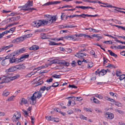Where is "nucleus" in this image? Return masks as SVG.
Segmentation results:
<instances>
[{
	"mask_svg": "<svg viewBox=\"0 0 125 125\" xmlns=\"http://www.w3.org/2000/svg\"><path fill=\"white\" fill-rule=\"evenodd\" d=\"M43 92L40 91L36 92L33 94L32 96H31L30 99V103L32 105H34L36 103V98L39 99L42 96V93Z\"/></svg>",
	"mask_w": 125,
	"mask_h": 125,
	"instance_id": "1",
	"label": "nucleus"
},
{
	"mask_svg": "<svg viewBox=\"0 0 125 125\" xmlns=\"http://www.w3.org/2000/svg\"><path fill=\"white\" fill-rule=\"evenodd\" d=\"M56 20V17L55 16H53L52 17L49 21H47L45 20H43L42 21L40 20L41 25V26H43L46 25L49 23L50 24H51L53 21H55Z\"/></svg>",
	"mask_w": 125,
	"mask_h": 125,
	"instance_id": "2",
	"label": "nucleus"
},
{
	"mask_svg": "<svg viewBox=\"0 0 125 125\" xmlns=\"http://www.w3.org/2000/svg\"><path fill=\"white\" fill-rule=\"evenodd\" d=\"M2 78V81L1 82H0V84L4 83H8L11 81L10 77V75L7 74L6 76H4L3 77H0V80Z\"/></svg>",
	"mask_w": 125,
	"mask_h": 125,
	"instance_id": "3",
	"label": "nucleus"
},
{
	"mask_svg": "<svg viewBox=\"0 0 125 125\" xmlns=\"http://www.w3.org/2000/svg\"><path fill=\"white\" fill-rule=\"evenodd\" d=\"M21 117V115L20 113L16 111L12 117V120L13 122L16 121L19 119Z\"/></svg>",
	"mask_w": 125,
	"mask_h": 125,
	"instance_id": "4",
	"label": "nucleus"
},
{
	"mask_svg": "<svg viewBox=\"0 0 125 125\" xmlns=\"http://www.w3.org/2000/svg\"><path fill=\"white\" fill-rule=\"evenodd\" d=\"M22 61L20 57L19 58H15L13 59L12 58H11V59H9V62L10 63H13L14 62L15 63H18L19 62H21Z\"/></svg>",
	"mask_w": 125,
	"mask_h": 125,
	"instance_id": "5",
	"label": "nucleus"
},
{
	"mask_svg": "<svg viewBox=\"0 0 125 125\" xmlns=\"http://www.w3.org/2000/svg\"><path fill=\"white\" fill-rule=\"evenodd\" d=\"M105 117L108 119H112L114 118V115L112 113L107 112L105 114Z\"/></svg>",
	"mask_w": 125,
	"mask_h": 125,
	"instance_id": "6",
	"label": "nucleus"
},
{
	"mask_svg": "<svg viewBox=\"0 0 125 125\" xmlns=\"http://www.w3.org/2000/svg\"><path fill=\"white\" fill-rule=\"evenodd\" d=\"M16 68L15 66H12L6 70V72L7 73V74L10 75V74L12 73H10L16 70Z\"/></svg>",
	"mask_w": 125,
	"mask_h": 125,
	"instance_id": "7",
	"label": "nucleus"
},
{
	"mask_svg": "<svg viewBox=\"0 0 125 125\" xmlns=\"http://www.w3.org/2000/svg\"><path fill=\"white\" fill-rule=\"evenodd\" d=\"M2 57L1 62V64L3 66H7L9 64V60H7Z\"/></svg>",
	"mask_w": 125,
	"mask_h": 125,
	"instance_id": "8",
	"label": "nucleus"
},
{
	"mask_svg": "<svg viewBox=\"0 0 125 125\" xmlns=\"http://www.w3.org/2000/svg\"><path fill=\"white\" fill-rule=\"evenodd\" d=\"M64 38L66 39L72 40L74 41L77 40V38L74 37L73 35H70L64 37Z\"/></svg>",
	"mask_w": 125,
	"mask_h": 125,
	"instance_id": "9",
	"label": "nucleus"
},
{
	"mask_svg": "<svg viewBox=\"0 0 125 125\" xmlns=\"http://www.w3.org/2000/svg\"><path fill=\"white\" fill-rule=\"evenodd\" d=\"M87 54L86 53H82L79 52L76 53L75 56L78 58H81L83 57L84 56H86Z\"/></svg>",
	"mask_w": 125,
	"mask_h": 125,
	"instance_id": "10",
	"label": "nucleus"
},
{
	"mask_svg": "<svg viewBox=\"0 0 125 125\" xmlns=\"http://www.w3.org/2000/svg\"><path fill=\"white\" fill-rule=\"evenodd\" d=\"M32 23L34 27H38L41 26L40 20L34 21Z\"/></svg>",
	"mask_w": 125,
	"mask_h": 125,
	"instance_id": "11",
	"label": "nucleus"
},
{
	"mask_svg": "<svg viewBox=\"0 0 125 125\" xmlns=\"http://www.w3.org/2000/svg\"><path fill=\"white\" fill-rule=\"evenodd\" d=\"M51 88V86H49L46 87L45 86H43L42 87H41L40 88V91L43 92L45 90L47 91H48Z\"/></svg>",
	"mask_w": 125,
	"mask_h": 125,
	"instance_id": "12",
	"label": "nucleus"
},
{
	"mask_svg": "<svg viewBox=\"0 0 125 125\" xmlns=\"http://www.w3.org/2000/svg\"><path fill=\"white\" fill-rule=\"evenodd\" d=\"M10 76L11 81H12L16 79L17 78L19 77L20 76V75L19 74H16L15 76H12V73L10 74Z\"/></svg>",
	"mask_w": 125,
	"mask_h": 125,
	"instance_id": "13",
	"label": "nucleus"
},
{
	"mask_svg": "<svg viewBox=\"0 0 125 125\" xmlns=\"http://www.w3.org/2000/svg\"><path fill=\"white\" fill-rule=\"evenodd\" d=\"M39 48V47L37 45H33L29 48V50H37Z\"/></svg>",
	"mask_w": 125,
	"mask_h": 125,
	"instance_id": "14",
	"label": "nucleus"
},
{
	"mask_svg": "<svg viewBox=\"0 0 125 125\" xmlns=\"http://www.w3.org/2000/svg\"><path fill=\"white\" fill-rule=\"evenodd\" d=\"M33 1H30L29 0L24 5V6H25L26 8H27L28 6L30 7L31 6L33 5Z\"/></svg>",
	"mask_w": 125,
	"mask_h": 125,
	"instance_id": "15",
	"label": "nucleus"
},
{
	"mask_svg": "<svg viewBox=\"0 0 125 125\" xmlns=\"http://www.w3.org/2000/svg\"><path fill=\"white\" fill-rule=\"evenodd\" d=\"M13 46V45L12 44H10L8 46H4L1 47L2 50L3 51L4 50H6L10 48Z\"/></svg>",
	"mask_w": 125,
	"mask_h": 125,
	"instance_id": "16",
	"label": "nucleus"
},
{
	"mask_svg": "<svg viewBox=\"0 0 125 125\" xmlns=\"http://www.w3.org/2000/svg\"><path fill=\"white\" fill-rule=\"evenodd\" d=\"M59 64H62L64 66H68L69 65V63L68 62L65 61H62L61 62L59 61Z\"/></svg>",
	"mask_w": 125,
	"mask_h": 125,
	"instance_id": "17",
	"label": "nucleus"
},
{
	"mask_svg": "<svg viewBox=\"0 0 125 125\" xmlns=\"http://www.w3.org/2000/svg\"><path fill=\"white\" fill-rule=\"evenodd\" d=\"M27 103V101L24 98H22L21 100V103L20 104L21 105H22V104H26Z\"/></svg>",
	"mask_w": 125,
	"mask_h": 125,
	"instance_id": "18",
	"label": "nucleus"
},
{
	"mask_svg": "<svg viewBox=\"0 0 125 125\" xmlns=\"http://www.w3.org/2000/svg\"><path fill=\"white\" fill-rule=\"evenodd\" d=\"M20 10H23L25 11H29V10H37V9L34 8H29L26 9H21Z\"/></svg>",
	"mask_w": 125,
	"mask_h": 125,
	"instance_id": "19",
	"label": "nucleus"
},
{
	"mask_svg": "<svg viewBox=\"0 0 125 125\" xmlns=\"http://www.w3.org/2000/svg\"><path fill=\"white\" fill-rule=\"evenodd\" d=\"M108 51L109 52L110 55L111 56L115 57V58L117 57V55L116 54L113 52L112 51L108 50Z\"/></svg>",
	"mask_w": 125,
	"mask_h": 125,
	"instance_id": "20",
	"label": "nucleus"
},
{
	"mask_svg": "<svg viewBox=\"0 0 125 125\" xmlns=\"http://www.w3.org/2000/svg\"><path fill=\"white\" fill-rule=\"evenodd\" d=\"M29 54H24L22 55L21 57L20 58L21 59V60H22V61L24 59L27 58L29 57Z\"/></svg>",
	"mask_w": 125,
	"mask_h": 125,
	"instance_id": "21",
	"label": "nucleus"
},
{
	"mask_svg": "<svg viewBox=\"0 0 125 125\" xmlns=\"http://www.w3.org/2000/svg\"><path fill=\"white\" fill-rule=\"evenodd\" d=\"M50 62L51 64H59V61L58 60H52L51 61H50Z\"/></svg>",
	"mask_w": 125,
	"mask_h": 125,
	"instance_id": "22",
	"label": "nucleus"
},
{
	"mask_svg": "<svg viewBox=\"0 0 125 125\" xmlns=\"http://www.w3.org/2000/svg\"><path fill=\"white\" fill-rule=\"evenodd\" d=\"M10 93L9 92L6 90H4L3 92L2 95L5 96H7Z\"/></svg>",
	"mask_w": 125,
	"mask_h": 125,
	"instance_id": "23",
	"label": "nucleus"
},
{
	"mask_svg": "<svg viewBox=\"0 0 125 125\" xmlns=\"http://www.w3.org/2000/svg\"><path fill=\"white\" fill-rule=\"evenodd\" d=\"M25 50V49L24 48H23L19 50H18L17 51L19 54L20 53H23Z\"/></svg>",
	"mask_w": 125,
	"mask_h": 125,
	"instance_id": "24",
	"label": "nucleus"
},
{
	"mask_svg": "<svg viewBox=\"0 0 125 125\" xmlns=\"http://www.w3.org/2000/svg\"><path fill=\"white\" fill-rule=\"evenodd\" d=\"M100 75L101 74L103 75L106 73L107 71L104 69H102L100 71Z\"/></svg>",
	"mask_w": 125,
	"mask_h": 125,
	"instance_id": "25",
	"label": "nucleus"
},
{
	"mask_svg": "<svg viewBox=\"0 0 125 125\" xmlns=\"http://www.w3.org/2000/svg\"><path fill=\"white\" fill-rule=\"evenodd\" d=\"M90 54L92 55L95 58L97 57V55L95 54V52L93 51L92 50L90 52Z\"/></svg>",
	"mask_w": 125,
	"mask_h": 125,
	"instance_id": "26",
	"label": "nucleus"
},
{
	"mask_svg": "<svg viewBox=\"0 0 125 125\" xmlns=\"http://www.w3.org/2000/svg\"><path fill=\"white\" fill-rule=\"evenodd\" d=\"M32 34L30 33L28 34L24 35V37H25V39H26L27 38H28L31 37L32 36Z\"/></svg>",
	"mask_w": 125,
	"mask_h": 125,
	"instance_id": "27",
	"label": "nucleus"
},
{
	"mask_svg": "<svg viewBox=\"0 0 125 125\" xmlns=\"http://www.w3.org/2000/svg\"><path fill=\"white\" fill-rule=\"evenodd\" d=\"M119 76V78L120 80H122L123 79H125V75L124 74L120 75Z\"/></svg>",
	"mask_w": 125,
	"mask_h": 125,
	"instance_id": "28",
	"label": "nucleus"
},
{
	"mask_svg": "<svg viewBox=\"0 0 125 125\" xmlns=\"http://www.w3.org/2000/svg\"><path fill=\"white\" fill-rule=\"evenodd\" d=\"M79 117L81 119L83 120H87V118L86 117H85L84 115H79Z\"/></svg>",
	"mask_w": 125,
	"mask_h": 125,
	"instance_id": "29",
	"label": "nucleus"
},
{
	"mask_svg": "<svg viewBox=\"0 0 125 125\" xmlns=\"http://www.w3.org/2000/svg\"><path fill=\"white\" fill-rule=\"evenodd\" d=\"M11 55L10 54H8L6 57H4L5 58V59H6L9 60V59H11Z\"/></svg>",
	"mask_w": 125,
	"mask_h": 125,
	"instance_id": "30",
	"label": "nucleus"
},
{
	"mask_svg": "<svg viewBox=\"0 0 125 125\" xmlns=\"http://www.w3.org/2000/svg\"><path fill=\"white\" fill-rule=\"evenodd\" d=\"M106 67L110 68H112L113 67L114 68H115V67L113 65L110 64L109 63H108V65L107 66H106Z\"/></svg>",
	"mask_w": 125,
	"mask_h": 125,
	"instance_id": "31",
	"label": "nucleus"
},
{
	"mask_svg": "<svg viewBox=\"0 0 125 125\" xmlns=\"http://www.w3.org/2000/svg\"><path fill=\"white\" fill-rule=\"evenodd\" d=\"M103 64H105L106 63L108 62V61L109 62V61L108 59H107L106 58H105L104 57H103Z\"/></svg>",
	"mask_w": 125,
	"mask_h": 125,
	"instance_id": "32",
	"label": "nucleus"
},
{
	"mask_svg": "<svg viewBox=\"0 0 125 125\" xmlns=\"http://www.w3.org/2000/svg\"><path fill=\"white\" fill-rule=\"evenodd\" d=\"M61 2V1H52L51 4H57L58 3H60Z\"/></svg>",
	"mask_w": 125,
	"mask_h": 125,
	"instance_id": "33",
	"label": "nucleus"
},
{
	"mask_svg": "<svg viewBox=\"0 0 125 125\" xmlns=\"http://www.w3.org/2000/svg\"><path fill=\"white\" fill-rule=\"evenodd\" d=\"M94 102L96 104H98L99 103V101L96 98H94L93 99Z\"/></svg>",
	"mask_w": 125,
	"mask_h": 125,
	"instance_id": "34",
	"label": "nucleus"
},
{
	"mask_svg": "<svg viewBox=\"0 0 125 125\" xmlns=\"http://www.w3.org/2000/svg\"><path fill=\"white\" fill-rule=\"evenodd\" d=\"M85 34H75V35L76 36V37H82L83 36L85 35Z\"/></svg>",
	"mask_w": 125,
	"mask_h": 125,
	"instance_id": "35",
	"label": "nucleus"
},
{
	"mask_svg": "<svg viewBox=\"0 0 125 125\" xmlns=\"http://www.w3.org/2000/svg\"><path fill=\"white\" fill-rule=\"evenodd\" d=\"M52 76L55 78H60V77L61 76V75H57L56 74H55L53 75Z\"/></svg>",
	"mask_w": 125,
	"mask_h": 125,
	"instance_id": "36",
	"label": "nucleus"
},
{
	"mask_svg": "<svg viewBox=\"0 0 125 125\" xmlns=\"http://www.w3.org/2000/svg\"><path fill=\"white\" fill-rule=\"evenodd\" d=\"M105 5V6H105V7H108V8H109V7H111V8L113 7V8H115V7L113 6L110 5V4H108V5Z\"/></svg>",
	"mask_w": 125,
	"mask_h": 125,
	"instance_id": "37",
	"label": "nucleus"
},
{
	"mask_svg": "<svg viewBox=\"0 0 125 125\" xmlns=\"http://www.w3.org/2000/svg\"><path fill=\"white\" fill-rule=\"evenodd\" d=\"M58 83V82H56L54 83L52 85L49 86H51V88L52 87H57L59 85V84H57V85H54V84H56V83Z\"/></svg>",
	"mask_w": 125,
	"mask_h": 125,
	"instance_id": "38",
	"label": "nucleus"
},
{
	"mask_svg": "<svg viewBox=\"0 0 125 125\" xmlns=\"http://www.w3.org/2000/svg\"><path fill=\"white\" fill-rule=\"evenodd\" d=\"M45 118L48 120L52 121V120L51 119V116H47L45 117Z\"/></svg>",
	"mask_w": 125,
	"mask_h": 125,
	"instance_id": "39",
	"label": "nucleus"
},
{
	"mask_svg": "<svg viewBox=\"0 0 125 125\" xmlns=\"http://www.w3.org/2000/svg\"><path fill=\"white\" fill-rule=\"evenodd\" d=\"M116 111L118 112L119 114H124V112L122 111L121 110H119L118 109H116Z\"/></svg>",
	"mask_w": 125,
	"mask_h": 125,
	"instance_id": "40",
	"label": "nucleus"
},
{
	"mask_svg": "<svg viewBox=\"0 0 125 125\" xmlns=\"http://www.w3.org/2000/svg\"><path fill=\"white\" fill-rule=\"evenodd\" d=\"M18 66H15L16 67V69H18L19 68H20V69H23L25 68V66L23 65L21 66H20V67H17Z\"/></svg>",
	"mask_w": 125,
	"mask_h": 125,
	"instance_id": "41",
	"label": "nucleus"
},
{
	"mask_svg": "<svg viewBox=\"0 0 125 125\" xmlns=\"http://www.w3.org/2000/svg\"><path fill=\"white\" fill-rule=\"evenodd\" d=\"M43 83V82L42 81H40L39 82H37L36 83V86H37L38 85H40L42 84Z\"/></svg>",
	"mask_w": 125,
	"mask_h": 125,
	"instance_id": "42",
	"label": "nucleus"
},
{
	"mask_svg": "<svg viewBox=\"0 0 125 125\" xmlns=\"http://www.w3.org/2000/svg\"><path fill=\"white\" fill-rule=\"evenodd\" d=\"M69 87H72V88H77V87L75 85H74L73 84V85H69Z\"/></svg>",
	"mask_w": 125,
	"mask_h": 125,
	"instance_id": "43",
	"label": "nucleus"
},
{
	"mask_svg": "<svg viewBox=\"0 0 125 125\" xmlns=\"http://www.w3.org/2000/svg\"><path fill=\"white\" fill-rule=\"evenodd\" d=\"M118 46L119 47V49H125V46L119 45Z\"/></svg>",
	"mask_w": 125,
	"mask_h": 125,
	"instance_id": "44",
	"label": "nucleus"
},
{
	"mask_svg": "<svg viewBox=\"0 0 125 125\" xmlns=\"http://www.w3.org/2000/svg\"><path fill=\"white\" fill-rule=\"evenodd\" d=\"M121 73L120 71H116V76L118 77L120 76V73Z\"/></svg>",
	"mask_w": 125,
	"mask_h": 125,
	"instance_id": "45",
	"label": "nucleus"
},
{
	"mask_svg": "<svg viewBox=\"0 0 125 125\" xmlns=\"http://www.w3.org/2000/svg\"><path fill=\"white\" fill-rule=\"evenodd\" d=\"M24 35L22 36L19 38L20 39V40L21 42L23 41L24 39H25Z\"/></svg>",
	"mask_w": 125,
	"mask_h": 125,
	"instance_id": "46",
	"label": "nucleus"
},
{
	"mask_svg": "<svg viewBox=\"0 0 125 125\" xmlns=\"http://www.w3.org/2000/svg\"><path fill=\"white\" fill-rule=\"evenodd\" d=\"M10 20H11V21H17L15 17L10 18Z\"/></svg>",
	"mask_w": 125,
	"mask_h": 125,
	"instance_id": "47",
	"label": "nucleus"
},
{
	"mask_svg": "<svg viewBox=\"0 0 125 125\" xmlns=\"http://www.w3.org/2000/svg\"><path fill=\"white\" fill-rule=\"evenodd\" d=\"M76 8H81L83 10H84V6H77L76 7Z\"/></svg>",
	"mask_w": 125,
	"mask_h": 125,
	"instance_id": "48",
	"label": "nucleus"
},
{
	"mask_svg": "<svg viewBox=\"0 0 125 125\" xmlns=\"http://www.w3.org/2000/svg\"><path fill=\"white\" fill-rule=\"evenodd\" d=\"M10 32V30H9V31L6 30L5 31L3 32L2 33V34H3V36L5 34H7V33H9Z\"/></svg>",
	"mask_w": 125,
	"mask_h": 125,
	"instance_id": "49",
	"label": "nucleus"
},
{
	"mask_svg": "<svg viewBox=\"0 0 125 125\" xmlns=\"http://www.w3.org/2000/svg\"><path fill=\"white\" fill-rule=\"evenodd\" d=\"M88 68L92 67L93 66L92 62H90L88 64Z\"/></svg>",
	"mask_w": 125,
	"mask_h": 125,
	"instance_id": "50",
	"label": "nucleus"
},
{
	"mask_svg": "<svg viewBox=\"0 0 125 125\" xmlns=\"http://www.w3.org/2000/svg\"><path fill=\"white\" fill-rule=\"evenodd\" d=\"M52 1L51 2H47L46 3L44 4V5H42V6H44L45 5H50L52 4Z\"/></svg>",
	"mask_w": 125,
	"mask_h": 125,
	"instance_id": "51",
	"label": "nucleus"
},
{
	"mask_svg": "<svg viewBox=\"0 0 125 125\" xmlns=\"http://www.w3.org/2000/svg\"><path fill=\"white\" fill-rule=\"evenodd\" d=\"M88 14H82L80 15L79 17H81L85 18V17H87V16H86V15H88Z\"/></svg>",
	"mask_w": 125,
	"mask_h": 125,
	"instance_id": "52",
	"label": "nucleus"
},
{
	"mask_svg": "<svg viewBox=\"0 0 125 125\" xmlns=\"http://www.w3.org/2000/svg\"><path fill=\"white\" fill-rule=\"evenodd\" d=\"M82 100V97H76V100L77 101H81V100Z\"/></svg>",
	"mask_w": 125,
	"mask_h": 125,
	"instance_id": "53",
	"label": "nucleus"
},
{
	"mask_svg": "<svg viewBox=\"0 0 125 125\" xmlns=\"http://www.w3.org/2000/svg\"><path fill=\"white\" fill-rule=\"evenodd\" d=\"M86 16H87L88 17H96L97 16H98V15L97 14H96L95 15H86Z\"/></svg>",
	"mask_w": 125,
	"mask_h": 125,
	"instance_id": "54",
	"label": "nucleus"
},
{
	"mask_svg": "<svg viewBox=\"0 0 125 125\" xmlns=\"http://www.w3.org/2000/svg\"><path fill=\"white\" fill-rule=\"evenodd\" d=\"M13 54H14L15 56L18 55L19 54L17 50L15 51L14 52H13Z\"/></svg>",
	"mask_w": 125,
	"mask_h": 125,
	"instance_id": "55",
	"label": "nucleus"
},
{
	"mask_svg": "<svg viewBox=\"0 0 125 125\" xmlns=\"http://www.w3.org/2000/svg\"><path fill=\"white\" fill-rule=\"evenodd\" d=\"M53 80V79L52 78H50L49 79H48L46 81V82L49 83L52 82Z\"/></svg>",
	"mask_w": 125,
	"mask_h": 125,
	"instance_id": "56",
	"label": "nucleus"
},
{
	"mask_svg": "<svg viewBox=\"0 0 125 125\" xmlns=\"http://www.w3.org/2000/svg\"><path fill=\"white\" fill-rule=\"evenodd\" d=\"M72 7V6H71V5H66V6H63L62 7V8H65V7H69V8H70V7Z\"/></svg>",
	"mask_w": 125,
	"mask_h": 125,
	"instance_id": "57",
	"label": "nucleus"
},
{
	"mask_svg": "<svg viewBox=\"0 0 125 125\" xmlns=\"http://www.w3.org/2000/svg\"><path fill=\"white\" fill-rule=\"evenodd\" d=\"M32 73L31 72L30 73H28L26 75V77H30L31 75L33 74H32Z\"/></svg>",
	"mask_w": 125,
	"mask_h": 125,
	"instance_id": "58",
	"label": "nucleus"
},
{
	"mask_svg": "<svg viewBox=\"0 0 125 125\" xmlns=\"http://www.w3.org/2000/svg\"><path fill=\"white\" fill-rule=\"evenodd\" d=\"M55 42H50L49 43V44L50 45H55Z\"/></svg>",
	"mask_w": 125,
	"mask_h": 125,
	"instance_id": "59",
	"label": "nucleus"
},
{
	"mask_svg": "<svg viewBox=\"0 0 125 125\" xmlns=\"http://www.w3.org/2000/svg\"><path fill=\"white\" fill-rule=\"evenodd\" d=\"M67 113L68 114H71L73 113V111L71 110H69L68 111H67Z\"/></svg>",
	"mask_w": 125,
	"mask_h": 125,
	"instance_id": "60",
	"label": "nucleus"
},
{
	"mask_svg": "<svg viewBox=\"0 0 125 125\" xmlns=\"http://www.w3.org/2000/svg\"><path fill=\"white\" fill-rule=\"evenodd\" d=\"M76 63V62H75V61H73L72 62V63H71V64L72 66H75V65Z\"/></svg>",
	"mask_w": 125,
	"mask_h": 125,
	"instance_id": "61",
	"label": "nucleus"
},
{
	"mask_svg": "<svg viewBox=\"0 0 125 125\" xmlns=\"http://www.w3.org/2000/svg\"><path fill=\"white\" fill-rule=\"evenodd\" d=\"M104 98L105 99L109 101L110 100V97H109L107 96H104Z\"/></svg>",
	"mask_w": 125,
	"mask_h": 125,
	"instance_id": "62",
	"label": "nucleus"
},
{
	"mask_svg": "<svg viewBox=\"0 0 125 125\" xmlns=\"http://www.w3.org/2000/svg\"><path fill=\"white\" fill-rule=\"evenodd\" d=\"M84 109L86 111H90L91 112L90 110H91V109H88L87 108H84Z\"/></svg>",
	"mask_w": 125,
	"mask_h": 125,
	"instance_id": "63",
	"label": "nucleus"
},
{
	"mask_svg": "<svg viewBox=\"0 0 125 125\" xmlns=\"http://www.w3.org/2000/svg\"><path fill=\"white\" fill-rule=\"evenodd\" d=\"M95 73L96 75L98 74L99 76H100V71L98 72L97 71H96L95 72Z\"/></svg>",
	"mask_w": 125,
	"mask_h": 125,
	"instance_id": "64",
	"label": "nucleus"
}]
</instances>
